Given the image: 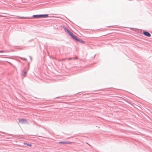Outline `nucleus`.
Listing matches in <instances>:
<instances>
[{
    "instance_id": "1",
    "label": "nucleus",
    "mask_w": 152,
    "mask_h": 152,
    "mask_svg": "<svg viewBox=\"0 0 152 152\" xmlns=\"http://www.w3.org/2000/svg\"><path fill=\"white\" fill-rule=\"evenodd\" d=\"M65 32L67 33L72 39L76 41V36L75 35L73 34L69 30L66 26H62Z\"/></svg>"
},
{
    "instance_id": "2",
    "label": "nucleus",
    "mask_w": 152,
    "mask_h": 152,
    "mask_svg": "<svg viewBox=\"0 0 152 152\" xmlns=\"http://www.w3.org/2000/svg\"><path fill=\"white\" fill-rule=\"evenodd\" d=\"M18 122L19 123L21 124H25L28 122L24 118H22L18 120Z\"/></svg>"
},
{
    "instance_id": "3",
    "label": "nucleus",
    "mask_w": 152,
    "mask_h": 152,
    "mask_svg": "<svg viewBox=\"0 0 152 152\" xmlns=\"http://www.w3.org/2000/svg\"><path fill=\"white\" fill-rule=\"evenodd\" d=\"M143 34L146 36L150 37L151 36V34L147 31H143Z\"/></svg>"
},
{
    "instance_id": "4",
    "label": "nucleus",
    "mask_w": 152,
    "mask_h": 152,
    "mask_svg": "<svg viewBox=\"0 0 152 152\" xmlns=\"http://www.w3.org/2000/svg\"><path fill=\"white\" fill-rule=\"evenodd\" d=\"M77 41L81 44H84L85 43V42L83 40L79 38H78L77 37Z\"/></svg>"
},
{
    "instance_id": "5",
    "label": "nucleus",
    "mask_w": 152,
    "mask_h": 152,
    "mask_svg": "<svg viewBox=\"0 0 152 152\" xmlns=\"http://www.w3.org/2000/svg\"><path fill=\"white\" fill-rule=\"evenodd\" d=\"M32 17L36 19L40 18H41V14L34 15Z\"/></svg>"
},
{
    "instance_id": "6",
    "label": "nucleus",
    "mask_w": 152,
    "mask_h": 152,
    "mask_svg": "<svg viewBox=\"0 0 152 152\" xmlns=\"http://www.w3.org/2000/svg\"><path fill=\"white\" fill-rule=\"evenodd\" d=\"M71 142H66L65 141H61L59 142V144H65L68 143H70Z\"/></svg>"
},
{
    "instance_id": "7",
    "label": "nucleus",
    "mask_w": 152,
    "mask_h": 152,
    "mask_svg": "<svg viewBox=\"0 0 152 152\" xmlns=\"http://www.w3.org/2000/svg\"><path fill=\"white\" fill-rule=\"evenodd\" d=\"M48 17V14H41V18H47Z\"/></svg>"
},
{
    "instance_id": "8",
    "label": "nucleus",
    "mask_w": 152,
    "mask_h": 152,
    "mask_svg": "<svg viewBox=\"0 0 152 152\" xmlns=\"http://www.w3.org/2000/svg\"><path fill=\"white\" fill-rule=\"evenodd\" d=\"M20 18H23V19H30V18H27V17H20Z\"/></svg>"
},
{
    "instance_id": "9",
    "label": "nucleus",
    "mask_w": 152,
    "mask_h": 152,
    "mask_svg": "<svg viewBox=\"0 0 152 152\" xmlns=\"http://www.w3.org/2000/svg\"><path fill=\"white\" fill-rule=\"evenodd\" d=\"M23 144L24 145H27L28 146H31V144H29V143H27L25 142H24Z\"/></svg>"
},
{
    "instance_id": "10",
    "label": "nucleus",
    "mask_w": 152,
    "mask_h": 152,
    "mask_svg": "<svg viewBox=\"0 0 152 152\" xmlns=\"http://www.w3.org/2000/svg\"><path fill=\"white\" fill-rule=\"evenodd\" d=\"M27 73V72L26 71H25V72H24L23 75L24 77L26 76V75Z\"/></svg>"
},
{
    "instance_id": "11",
    "label": "nucleus",
    "mask_w": 152,
    "mask_h": 152,
    "mask_svg": "<svg viewBox=\"0 0 152 152\" xmlns=\"http://www.w3.org/2000/svg\"><path fill=\"white\" fill-rule=\"evenodd\" d=\"M72 59H76V57H75L74 58H69V59H68L69 60H71Z\"/></svg>"
},
{
    "instance_id": "12",
    "label": "nucleus",
    "mask_w": 152,
    "mask_h": 152,
    "mask_svg": "<svg viewBox=\"0 0 152 152\" xmlns=\"http://www.w3.org/2000/svg\"><path fill=\"white\" fill-rule=\"evenodd\" d=\"M67 59H66V58H63V59H61V60L62 61H65Z\"/></svg>"
},
{
    "instance_id": "13",
    "label": "nucleus",
    "mask_w": 152,
    "mask_h": 152,
    "mask_svg": "<svg viewBox=\"0 0 152 152\" xmlns=\"http://www.w3.org/2000/svg\"><path fill=\"white\" fill-rule=\"evenodd\" d=\"M4 50H0V53H4Z\"/></svg>"
},
{
    "instance_id": "14",
    "label": "nucleus",
    "mask_w": 152,
    "mask_h": 152,
    "mask_svg": "<svg viewBox=\"0 0 152 152\" xmlns=\"http://www.w3.org/2000/svg\"><path fill=\"white\" fill-rule=\"evenodd\" d=\"M29 57L31 60V61L32 60V57L31 56H29Z\"/></svg>"
},
{
    "instance_id": "15",
    "label": "nucleus",
    "mask_w": 152,
    "mask_h": 152,
    "mask_svg": "<svg viewBox=\"0 0 152 152\" xmlns=\"http://www.w3.org/2000/svg\"><path fill=\"white\" fill-rule=\"evenodd\" d=\"M24 60H26V59L25 58H24Z\"/></svg>"
},
{
    "instance_id": "16",
    "label": "nucleus",
    "mask_w": 152,
    "mask_h": 152,
    "mask_svg": "<svg viewBox=\"0 0 152 152\" xmlns=\"http://www.w3.org/2000/svg\"><path fill=\"white\" fill-rule=\"evenodd\" d=\"M76 58H77V57Z\"/></svg>"
}]
</instances>
